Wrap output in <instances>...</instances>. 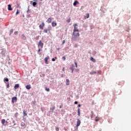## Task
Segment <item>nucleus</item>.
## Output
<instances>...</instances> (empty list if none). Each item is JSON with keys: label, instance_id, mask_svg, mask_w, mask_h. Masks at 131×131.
<instances>
[{"label": "nucleus", "instance_id": "obj_4", "mask_svg": "<svg viewBox=\"0 0 131 131\" xmlns=\"http://www.w3.org/2000/svg\"><path fill=\"white\" fill-rule=\"evenodd\" d=\"M17 99L16 97H13L12 98V103H14L15 101H16V102L17 101Z\"/></svg>", "mask_w": 131, "mask_h": 131}, {"label": "nucleus", "instance_id": "obj_31", "mask_svg": "<svg viewBox=\"0 0 131 131\" xmlns=\"http://www.w3.org/2000/svg\"><path fill=\"white\" fill-rule=\"evenodd\" d=\"M86 16H87L86 18H89V17H90L89 13H87Z\"/></svg>", "mask_w": 131, "mask_h": 131}, {"label": "nucleus", "instance_id": "obj_24", "mask_svg": "<svg viewBox=\"0 0 131 131\" xmlns=\"http://www.w3.org/2000/svg\"><path fill=\"white\" fill-rule=\"evenodd\" d=\"M32 5H33V6L34 7H35V6H36V5H37V3L35 2H33Z\"/></svg>", "mask_w": 131, "mask_h": 131}, {"label": "nucleus", "instance_id": "obj_50", "mask_svg": "<svg viewBox=\"0 0 131 131\" xmlns=\"http://www.w3.org/2000/svg\"><path fill=\"white\" fill-rule=\"evenodd\" d=\"M48 30H49V31H50V29H49Z\"/></svg>", "mask_w": 131, "mask_h": 131}, {"label": "nucleus", "instance_id": "obj_5", "mask_svg": "<svg viewBox=\"0 0 131 131\" xmlns=\"http://www.w3.org/2000/svg\"><path fill=\"white\" fill-rule=\"evenodd\" d=\"M49 59V56H48L47 57H46V58H45V63H46V64H48Z\"/></svg>", "mask_w": 131, "mask_h": 131}, {"label": "nucleus", "instance_id": "obj_39", "mask_svg": "<svg viewBox=\"0 0 131 131\" xmlns=\"http://www.w3.org/2000/svg\"><path fill=\"white\" fill-rule=\"evenodd\" d=\"M65 42H66L65 40H63L62 44H64Z\"/></svg>", "mask_w": 131, "mask_h": 131}, {"label": "nucleus", "instance_id": "obj_12", "mask_svg": "<svg viewBox=\"0 0 131 131\" xmlns=\"http://www.w3.org/2000/svg\"><path fill=\"white\" fill-rule=\"evenodd\" d=\"M52 20V18L50 17V18H48L47 21L48 24H51Z\"/></svg>", "mask_w": 131, "mask_h": 131}, {"label": "nucleus", "instance_id": "obj_27", "mask_svg": "<svg viewBox=\"0 0 131 131\" xmlns=\"http://www.w3.org/2000/svg\"><path fill=\"white\" fill-rule=\"evenodd\" d=\"M19 13H20L19 11H18V9H17L16 12V15H18Z\"/></svg>", "mask_w": 131, "mask_h": 131}, {"label": "nucleus", "instance_id": "obj_10", "mask_svg": "<svg viewBox=\"0 0 131 131\" xmlns=\"http://www.w3.org/2000/svg\"><path fill=\"white\" fill-rule=\"evenodd\" d=\"M26 88L27 89V90H30V89H31V85H26Z\"/></svg>", "mask_w": 131, "mask_h": 131}, {"label": "nucleus", "instance_id": "obj_23", "mask_svg": "<svg viewBox=\"0 0 131 131\" xmlns=\"http://www.w3.org/2000/svg\"><path fill=\"white\" fill-rule=\"evenodd\" d=\"M44 33H48V30L46 29L43 30Z\"/></svg>", "mask_w": 131, "mask_h": 131}, {"label": "nucleus", "instance_id": "obj_43", "mask_svg": "<svg viewBox=\"0 0 131 131\" xmlns=\"http://www.w3.org/2000/svg\"><path fill=\"white\" fill-rule=\"evenodd\" d=\"M78 107H80L81 104H78Z\"/></svg>", "mask_w": 131, "mask_h": 131}, {"label": "nucleus", "instance_id": "obj_51", "mask_svg": "<svg viewBox=\"0 0 131 131\" xmlns=\"http://www.w3.org/2000/svg\"><path fill=\"white\" fill-rule=\"evenodd\" d=\"M2 54H3V52H2Z\"/></svg>", "mask_w": 131, "mask_h": 131}, {"label": "nucleus", "instance_id": "obj_33", "mask_svg": "<svg viewBox=\"0 0 131 131\" xmlns=\"http://www.w3.org/2000/svg\"><path fill=\"white\" fill-rule=\"evenodd\" d=\"M41 51V49L39 48H38V52H40V51Z\"/></svg>", "mask_w": 131, "mask_h": 131}, {"label": "nucleus", "instance_id": "obj_14", "mask_svg": "<svg viewBox=\"0 0 131 131\" xmlns=\"http://www.w3.org/2000/svg\"><path fill=\"white\" fill-rule=\"evenodd\" d=\"M19 86V84H16L15 85H14V89L15 90H16V89H18Z\"/></svg>", "mask_w": 131, "mask_h": 131}, {"label": "nucleus", "instance_id": "obj_37", "mask_svg": "<svg viewBox=\"0 0 131 131\" xmlns=\"http://www.w3.org/2000/svg\"><path fill=\"white\" fill-rule=\"evenodd\" d=\"M9 86H10L9 84V83H8L7 85V87L8 88H9Z\"/></svg>", "mask_w": 131, "mask_h": 131}, {"label": "nucleus", "instance_id": "obj_42", "mask_svg": "<svg viewBox=\"0 0 131 131\" xmlns=\"http://www.w3.org/2000/svg\"><path fill=\"white\" fill-rule=\"evenodd\" d=\"M34 1H35V2H37L38 0H34Z\"/></svg>", "mask_w": 131, "mask_h": 131}, {"label": "nucleus", "instance_id": "obj_40", "mask_svg": "<svg viewBox=\"0 0 131 131\" xmlns=\"http://www.w3.org/2000/svg\"><path fill=\"white\" fill-rule=\"evenodd\" d=\"M52 61H55V59H54V58H53L52 59Z\"/></svg>", "mask_w": 131, "mask_h": 131}, {"label": "nucleus", "instance_id": "obj_1", "mask_svg": "<svg viewBox=\"0 0 131 131\" xmlns=\"http://www.w3.org/2000/svg\"><path fill=\"white\" fill-rule=\"evenodd\" d=\"M74 27V29L73 31V35H74V36L76 37V36H79L80 34L79 33V30L77 29V27H76V26H77V24H74V25H73Z\"/></svg>", "mask_w": 131, "mask_h": 131}, {"label": "nucleus", "instance_id": "obj_16", "mask_svg": "<svg viewBox=\"0 0 131 131\" xmlns=\"http://www.w3.org/2000/svg\"><path fill=\"white\" fill-rule=\"evenodd\" d=\"M22 38L24 40H26V39H27V37H26V36L24 34H23L22 35Z\"/></svg>", "mask_w": 131, "mask_h": 131}, {"label": "nucleus", "instance_id": "obj_28", "mask_svg": "<svg viewBox=\"0 0 131 131\" xmlns=\"http://www.w3.org/2000/svg\"><path fill=\"white\" fill-rule=\"evenodd\" d=\"M14 35H18V32H17V31L14 32Z\"/></svg>", "mask_w": 131, "mask_h": 131}, {"label": "nucleus", "instance_id": "obj_19", "mask_svg": "<svg viewBox=\"0 0 131 131\" xmlns=\"http://www.w3.org/2000/svg\"><path fill=\"white\" fill-rule=\"evenodd\" d=\"M20 125L21 126L25 127L26 126L25 123H24V122H21V123H20Z\"/></svg>", "mask_w": 131, "mask_h": 131}, {"label": "nucleus", "instance_id": "obj_44", "mask_svg": "<svg viewBox=\"0 0 131 131\" xmlns=\"http://www.w3.org/2000/svg\"><path fill=\"white\" fill-rule=\"evenodd\" d=\"M74 70H72V73H73Z\"/></svg>", "mask_w": 131, "mask_h": 131}, {"label": "nucleus", "instance_id": "obj_13", "mask_svg": "<svg viewBox=\"0 0 131 131\" xmlns=\"http://www.w3.org/2000/svg\"><path fill=\"white\" fill-rule=\"evenodd\" d=\"M97 72L96 71H92L90 72V75H94V74H96Z\"/></svg>", "mask_w": 131, "mask_h": 131}, {"label": "nucleus", "instance_id": "obj_49", "mask_svg": "<svg viewBox=\"0 0 131 131\" xmlns=\"http://www.w3.org/2000/svg\"><path fill=\"white\" fill-rule=\"evenodd\" d=\"M32 3V1H31V3Z\"/></svg>", "mask_w": 131, "mask_h": 131}, {"label": "nucleus", "instance_id": "obj_17", "mask_svg": "<svg viewBox=\"0 0 131 131\" xmlns=\"http://www.w3.org/2000/svg\"><path fill=\"white\" fill-rule=\"evenodd\" d=\"M91 60H92V61H93V62H96V59H94V58H93V57H91Z\"/></svg>", "mask_w": 131, "mask_h": 131}, {"label": "nucleus", "instance_id": "obj_25", "mask_svg": "<svg viewBox=\"0 0 131 131\" xmlns=\"http://www.w3.org/2000/svg\"><path fill=\"white\" fill-rule=\"evenodd\" d=\"M13 31H14L13 29L10 30V35H11L13 33Z\"/></svg>", "mask_w": 131, "mask_h": 131}, {"label": "nucleus", "instance_id": "obj_8", "mask_svg": "<svg viewBox=\"0 0 131 131\" xmlns=\"http://www.w3.org/2000/svg\"><path fill=\"white\" fill-rule=\"evenodd\" d=\"M5 122H6V120H5V119H2V120H1V123H2V124L3 125H6V124H5Z\"/></svg>", "mask_w": 131, "mask_h": 131}, {"label": "nucleus", "instance_id": "obj_45", "mask_svg": "<svg viewBox=\"0 0 131 131\" xmlns=\"http://www.w3.org/2000/svg\"><path fill=\"white\" fill-rule=\"evenodd\" d=\"M61 108H62L61 105H60V108L61 109Z\"/></svg>", "mask_w": 131, "mask_h": 131}, {"label": "nucleus", "instance_id": "obj_30", "mask_svg": "<svg viewBox=\"0 0 131 131\" xmlns=\"http://www.w3.org/2000/svg\"><path fill=\"white\" fill-rule=\"evenodd\" d=\"M62 59H63V60H66V58L65 56H63L62 57Z\"/></svg>", "mask_w": 131, "mask_h": 131}, {"label": "nucleus", "instance_id": "obj_18", "mask_svg": "<svg viewBox=\"0 0 131 131\" xmlns=\"http://www.w3.org/2000/svg\"><path fill=\"white\" fill-rule=\"evenodd\" d=\"M78 3H79L78 1H75V2H74L73 5H74V6H76V5H77V4H78Z\"/></svg>", "mask_w": 131, "mask_h": 131}, {"label": "nucleus", "instance_id": "obj_21", "mask_svg": "<svg viewBox=\"0 0 131 131\" xmlns=\"http://www.w3.org/2000/svg\"><path fill=\"white\" fill-rule=\"evenodd\" d=\"M24 116H26V115H27V113L25 110L24 111Z\"/></svg>", "mask_w": 131, "mask_h": 131}, {"label": "nucleus", "instance_id": "obj_32", "mask_svg": "<svg viewBox=\"0 0 131 131\" xmlns=\"http://www.w3.org/2000/svg\"><path fill=\"white\" fill-rule=\"evenodd\" d=\"M46 91H50V89L46 88Z\"/></svg>", "mask_w": 131, "mask_h": 131}, {"label": "nucleus", "instance_id": "obj_7", "mask_svg": "<svg viewBox=\"0 0 131 131\" xmlns=\"http://www.w3.org/2000/svg\"><path fill=\"white\" fill-rule=\"evenodd\" d=\"M70 69L71 70H74L75 69V66L74 64H71L70 66Z\"/></svg>", "mask_w": 131, "mask_h": 131}, {"label": "nucleus", "instance_id": "obj_48", "mask_svg": "<svg viewBox=\"0 0 131 131\" xmlns=\"http://www.w3.org/2000/svg\"><path fill=\"white\" fill-rule=\"evenodd\" d=\"M55 59H57V57H55Z\"/></svg>", "mask_w": 131, "mask_h": 131}, {"label": "nucleus", "instance_id": "obj_3", "mask_svg": "<svg viewBox=\"0 0 131 131\" xmlns=\"http://www.w3.org/2000/svg\"><path fill=\"white\" fill-rule=\"evenodd\" d=\"M45 25V23H43V21H42V23H41V25H40L39 26V28H40V29H41V30H43Z\"/></svg>", "mask_w": 131, "mask_h": 131}, {"label": "nucleus", "instance_id": "obj_35", "mask_svg": "<svg viewBox=\"0 0 131 131\" xmlns=\"http://www.w3.org/2000/svg\"><path fill=\"white\" fill-rule=\"evenodd\" d=\"M59 127H56V131H59Z\"/></svg>", "mask_w": 131, "mask_h": 131}, {"label": "nucleus", "instance_id": "obj_29", "mask_svg": "<svg viewBox=\"0 0 131 131\" xmlns=\"http://www.w3.org/2000/svg\"><path fill=\"white\" fill-rule=\"evenodd\" d=\"M4 80H5V81H6V82H8L9 79H8V78H5V79H4Z\"/></svg>", "mask_w": 131, "mask_h": 131}, {"label": "nucleus", "instance_id": "obj_46", "mask_svg": "<svg viewBox=\"0 0 131 131\" xmlns=\"http://www.w3.org/2000/svg\"><path fill=\"white\" fill-rule=\"evenodd\" d=\"M76 35H77V32H76Z\"/></svg>", "mask_w": 131, "mask_h": 131}, {"label": "nucleus", "instance_id": "obj_38", "mask_svg": "<svg viewBox=\"0 0 131 131\" xmlns=\"http://www.w3.org/2000/svg\"><path fill=\"white\" fill-rule=\"evenodd\" d=\"M75 104H77L78 103V101H75L74 102Z\"/></svg>", "mask_w": 131, "mask_h": 131}, {"label": "nucleus", "instance_id": "obj_41", "mask_svg": "<svg viewBox=\"0 0 131 131\" xmlns=\"http://www.w3.org/2000/svg\"><path fill=\"white\" fill-rule=\"evenodd\" d=\"M101 71H98V74H99V73L101 74Z\"/></svg>", "mask_w": 131, "mask_h": 131}, {"label": "nucleus", "instance_id": "obj_26", "mask_svg": "<svg viewBox=\"0 0 131 131\" xmlns=\"http://www.w3.org/2000/svg\"><path fill=\"white\" fill-rule=\"evenodd\" d=\"M55 106H54L53 107V108H51L50 109V110H52V112H53V111L55 110Z\"/></svg>", "mask_w": 131, "mask_h": 131}, {"label": "nucleus", "instance_id": "obj_15", "mask_svg": "<svg viewBox=\"0 0 131 131\" xmlns=\"http://www.w3.org/2000/svg\"><path fill=\"white\" fill-rule=\"evenodd\" d=\"M66 85H70V80L69 79H66Z\"/></svg>", "mask_w": 131, "mask_h": 131}, {"label": "nucleus", "instance_id": "obj_34", "mask_svg": "<svg viewBox=\"0 0 131 131\" xmlns=\"http://www.w3.org/2000/svg\"><path fill=\"white\" fill-rule=\"evenodd\" d=\"M75 64L76 65V67L77 68L78 66L76 61H75Z\"/></svg>", "mask_w": 131, "mask_h": 131}, {"label": "nucleus", "instance_id": "obj_6", "mask_svg": "<svg viewBox=\"0 0 131 131\" xmlns=\"http://www.w3.org/2000/svg\"><path fill=\"white\" fill-rule=\"evenodd\" d=\"M81 122L80 121V119H77V126H79V125H80Z\"/></svg>", "mask_w": 131, "mask_h": 131}, {"label": "nucleus", "instance_id": "obj_47", "mask_svg": "<svg viewBox=\"0 0 131 131\" xmlns=\"http://www.w3.org/2000/svg\"><path fill=\"white\" fill-rule=\"evenodd\" d=\"M62 70H63V71H64V68L62 69Z\"/></svg>", "mask_w": 131, "mask_h": 131}, {"label": "nucleus", "instance_id": "obj_11", "mask_svg": "<svg viewBox=\"0 0 131 131\" xmlns=\"http://www.w3.org/2000/svg\"><path fill=\"white\" fill-rule=\"evenodd\" d=\"M8 10H12L11 5L10 4H9L8 6Z\"/></svg>", "mask_w": 131, "mask_h": 131}, {"label": "nucleus", "instance_id": "obj_22", "mask_svg": "<svg viewBox=\"0 0 131 131\" xmlns=\"http://www.w3.org/2000/svg\"><path fill=\"white\" fill-rule=\"evenodd\" d=\"M78 115H79V116H80V111L79 108H78Z\"/></svg>", "mask_w": 131, "mask_h": 131}, {"label": "nucleus", "instance_id": "obj_52", "mask_svg": "<svg viewBox=\"0 0 131 131\" xmlns=\"http://www.w3.org/2000/svg\"><path fill=\"white\" fill-rule=\"evenodd\" d=\"M40 1H42V0H40Z\"/></svg>", "mask_w": 131, "mask_h": 131}, {"label": "nucleus", "instance_id": "obj_20", "mask_svg": "<svg viewBox=\"0 0 131 131\" xmlns=\"http://www.w3.org/2000/svg\"><path fill=\"white\" fill-rule=\"evenodd\" d=\"M100 119V118L99 117H98V116H97L96 118H95V121L96 122H98V121H99Z\"/></svg>", "mask_w": 131, "mask_h": 131}, {"label": "nucleus", "instance_id": "obj_36", "mask_svg": "<svg viewBox=\"0 0 131 131\" xmlns=\"http://www.w3.org/2000/svg\"><path fill=\"white\" fill-rule=\"evenodd\" d=\"M67 21H68V23H70V21H71V19H68L67 20Z\"/></svg>", "mask_w": 131, "mask_h": 131}, {"label": "nucleus", "instance_id": "obj_2", "mask_svg": "<svg viewBox=\"0 0 131 131\" xmlns=\"http://www.w3.org/2000/svg\"><path fill=\"white\" fill-rule=\"evenodd\" d=\"M38 47V48H40V49H42L43 48V43H42V42H41V40H39Z\"/></svg>", "mask_w": 131, "mask_h": 131}, {"label": "nucleus", "instance_id": "obj_9", "mask_svg": "<svg viewBox=\"0 0 131 131\" xmlns=\"http://www.w3.org/2000/svg\"><path fill=\"white\" fill-rule=\"evenodd\" d=\"M57 25V23H55V21H52V25L53 27L56 26Z\"/></svg>", "mask_w": 131, "mask_h": 131}]
</instances>
